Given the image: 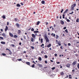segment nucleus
I'll use <instances>...</instances> for the list:
<instances>
[{
	"mask_svg": "<svg viewBox=\"0 0 79 79\" xmlns=\"http://www.w3.org/2000/svg\"><path fill=\"white\" fill-rule=\"evenodd\" d=\"M38 65L40 67H42V65L40 64H38Z\"/></svg>",
	"mask_w": 79,
	"mask_h": 79,
	"instance_id": "25",
	"label": "nucleus"
},
{
	"mask_svg": "<svg viewBox=\"0 0 79 79\" xmlns=\"http://www.w3.org/2000/svg\"><path fill=\"white\" fill-rule=\"evenodd\" d=\"M42 46H44V44H42V45H41L40 46L42 47Z\"/></svg>",
	"mask_w": 79,
	"mask_h": 79,
	"instance_id": "50",
	"label": "nucleus"
},
{
	"mask_svg": "<svg viewBox=\"0 0 79 79\" xmlns=\"http://www.w3.org/2000/svg\"><path fill=\"white\" fill-rule=\"evenodd\" d=\"M48 56H47V55H45L44 56V58H47Z\"/></svg>",
	"mask_w": 79,
	"mask_h": 79,
	"instance_id": "40",
	"label": "nucleus"
},
{
	"mask_svg": "<svg viewBox=\"0 0 79 79\" xmlns=\"http://www.w3.org/2000/svg\"><path fill=\"white\" fill-rule=\"evenodd\" d=\"M30 27V28L29 29H28V31H30V30H31V27Z\"/></svg>",
	"mask_w": 79,
	"mask_h": 79,
	"instance_id": "49",
	"label": "nucleus"
},
{
	"mask_svg": "<svg viewBox=\"0 0 79 79\" xmlns=\"http://www.w3.org/2000/svg\"><path fill=\"white\" fill-rule=\"evenodd\" d=\"M65 31L66 32V33H68V30L66 29V30H65Z\"/></svg>",
	"mask_w": 79,
	"mask_h": 79,
	"instance_id": "36",
	"label": "nucleus"
},
{
	"mask_svg": "<svg viewBox=\"0 0 79 79\" xmlns=\"http://www.w3.org/2000/svg\"><path fill=\"white\" fill-rule=\"evenodd\" d=\"M39 24H40V22L38 21L36 23V25H39Z\"/></svg>",
	"mask_w": 79,
	"mask_h": 79,
	"instance_id": "30",
	"label": "nucleus"
},
{
	"mask_svg": "<svg viewBox=\"0 0 79 79\" xmlns=\"http://www.w3.org/2000/svg\"><path fill=\"white\" fill-rule=\"evenodd\" d=\"M69 79H72V77H71V75H69Z\"/></svg>",
	"mask_w": 79,
	"mask_h": 79,
	"instance_id": "26",
	"label": "nucleus"
},
{
	"mask_svg": "<svg viewBox=\"0 0 79 79\" xmlns=\"http://www.w3.org/2000/svg\"><path fill=\"white\" fill-rule=\"evenodd\" d=\"M68 45L69 46H70L71 45V44H70V43H69V44H68Z\"/></svg>",
	"mask_w": 79,
	"mask_h": 79,
	"instance_id": "58",
	"label": "nucleus"
},
{
	"mask_svg": "<svg viewBox=\"0 0 79 79\" xmlns=\"http://www.w3.org/2000/svg\"><path fill=\"white\" fill-rule=\"evenodd\" d=\"M35 65V64H33V65L31 66V67L32 68H34V65Z\"/></svg>",
	"mask_w": 79,
	"mask_h": 79,
	"instance_id": "46",
	"label": "nucleus"
},
{
	"mask_svg": "<svg viewBox=\"0 0 79 79\" xmlns=\"http://www.w3.org/2000/svg\"><path fill=\"white\" fill-rule=\"evenodd\" d=\"M56 63L57 64H60V62H56Z\"/></svg>",
	"mask_w": 79,
	"mask_h": 79,
	"instance_id": "52",
	"label": "nucleus"
},
{
	"mask_svg": "<svg viewBox=\"0 0 79 79\" xmlns=\"http://www.w3.org/2000/svg\"><path fill=\"white\" fill-rule=\"evenodd\" d=\"M63 47V46H60V49H61V50H63V47Z\"/></svg>",
	"mask_w": 79,
	"mask_h": 79,
	"instance_id": "48",
	"label": "nucleus"
},
{
	"mask_svg": "<svg viewBox=\"0 0 79 79\" xmlns=\"http://www.w3.org/2000/svg\"><path fill=\"white\" fill-rule=\"evenodd\" d=\"M2 55H3V56H6V54H5V53H3L2 54Z\"/></svg>",
	"mask_w": 79,
	"mask_h": 79,
	"instance_id": "41",
	"label": "nucleus"
},
{
	"mask_svg": "<svg viewBox=\"0 0 79 79\" xmlns=\"http://www.w3.org/2000/svg\"><path fill=\"white\" fill-rule=\"evenodd\" d=\"M17 6H18V7H20L21 6V5L19 4H17L16 5Z\"/></svg>",
	"mask_w": 79,
	"mask_h": 79,
	"instance_id": "16",
	"label": "nucleus"
},
{
	"mask_svg": "<svg viewBox=\"0 0 79 79\" xmlns=\"http://www.w3.org/2000/svg\"><path fill=\"white\" fill-rule=\"evenodd\" d=\"M70 65H71L70 64L68 63L66 65V66H67V68H69L70 67Z\"/></svg>",
	"mask_w": 79,
	"mask_h": 79,
	"instance_id": "6",
	"label": "nucleus"
},
{
	"mask_svg": "<svg viewBox=\"0 0 79 79\" xmlns=\"http://www.w3.org/2000/svg\"><path fill=\"white\" fill-rule=\"evenodd\" d=\"M77 67L78 69H79V64H77Z\"/></svg>",
	"mask_w": 79,
	"mask_h": 79,
	"instance_id": "42",
	"label": "nucleus"
},
{
	"mask_svg": "<svg viewBox=\"0 0 79 79\" xmlns=\"http://www.w3.org/2000/svg\"><path fill=\"white\" fill-rule=\"evenodd\" d=\"M41 53L43 54L44 53V51H42L41 52Z\"/></svg>",
	"mask_w": 79,
	"mask_h": 79,
	"instance_id": "54",
	"label": "nucleus"
},
{
	"mask_svg": "<svg viewBox=\"0 0 79 79\" xmlns=\"http://www.w3.org/2000/svg\"><path fill=\"white\" fill-rule=\"evenodd\" d=\"M47 47H51V44H48L47 46Z\"/></svg>",
	"mask_w": 79,
	"mask_h": 79,
	"instance_id": "20",
	"label": "nucleus"
},
{
	"mask_svg": "<svg viewBox=\"0 0 79 79\" xmlns=\"http://www.w3.org/2000/svg\"><path fill=\"white\" fill-rule=\"evenodd\" d=\"M40 42H41V43H42V42H43V39L42 38H41V39Z\"/></svg>",
	"mask_w": 79,
	"mask_h": 79,
	"instance_id": "33",
	"label": "nucleus"
},
{
	"mask_svg": "<svg viewBox=\"0 0 79 79\" xmlns=\"http://www.w3.org/2000/svg\"><path fill=\"white\" fill-rule=\"evenodd\" d=\"M45 63H46V64H47V61L45 60Z\"/></svg>",
	"mask_w": 79,
	"mask_h": 79,
	"instance_id": "60",
	"label": "nucleus"
},
{
	"mask_svg": "<svg viewBox=\"0 0 79 79\" xmlns=\"http://www.w3.org/2000/svg\"><path fill=\"white\" fill-rule=\"evenodd\" d=\"M8 27L7 26H6V28L5 29V31L6 32L7 30H8Z\"/></svg>",
	"mask_w": 79,
	"mask_h": 79,
	"instance_id": "13",
	"label": "nucleus"
},
{
	"mask_svg": "<svg viewBox=\"0 0 79 79\" xmlns=\"http://www.w3.org/2000/svg\"><path fill=\"white\" fill-rule=\"evenodd\" d=\"M60 74L61 76H63L64 75V73L63 72H61L60 73Z\"/></svg>",
	"mask_w": 79,
	"mask_h": 79,
	"instance_id": "19",
	"label": "nucleus"
},
{
	"mask_svg": "<svg viewBox=\"0 0 79 79\" xmlns=\"http://www.w3.org/2000/svg\"><path fill=\"white\" fill-rule=\"evenodd\" d=\"M76 56L77 57L78 56V54H75Z\"/></svg>",
	"mask_w": 79,
	"mask_h": 79,
	"instance_id": "47",
	"label": "nucleus"
},
{
	"mask_svg": "<svg viewBox=\"0 0 79 79\" xmlns=\"http://www.w3.org/2000/svg\"><path fill=\"white\" fill-rule=\"evenodd\" d=\"M11 46H12V47H15V45L14 44H11Z\"/></svg>",
	"mask_w": 79,
	"mask_h": 79,
	"instance_id": "43",
	"label": "nucleus"
},
{
	"mask_svg": "<svg viewBox=\"0 0 79 79\" xmlns=\"http://www.w3.org/2000/svg\"><path fill=\"white\" fill-rule=\"evenodd\" d=\"M34 33H38L39 32V31H34Z\"/></svg>",
	"mask_w": 79,
	"mask_h": 79,
	"instance_id": "23",
	"label": "nucleus"
},
{
	"mask_svg": "<svg viewBox=\"0 0 79 79\" xmlns=\"http://www.w3.org/2000/svg\"><path fill=\"white\" fill-rule=\"evenodd\" d=\"M26 64L27 65H30V62H27L26 63Z\"/></svg>",
	"mask_w": 79,
	"mask_h": 79,
	"instance_id": "18",
	"label": "nucleus"
},
{
	"mask_svg": "<svg viewBox=\"0 0 79 79\" xmlns=\"http://www.w3.org/2000/svg\"><path fill=\"white\" fill-rule=\"evenodd\" d=\"M44 37L46 40V43H47V42H49V40L48 39V37H47V35H45L44 36Z\"/></svg>",
	"mask_w": 79,
	"mask_h": 79,
	"instance_id": "2",
	"label": "nucleus"
},
{
	"mask_svg": "<svg viewBox=\"0 0 79 79\" xmlns=\"http://www.w3.org/2000/svg\"><path fill=\"white\" fill-rule=\"evenodd\" d=\"M2 18H3V19H5L6 18V17H5V15H3Z\"/></svg>",
	"mask_w": 79,
	"mask_h": 79,
	"instance_id": "29",
	"label": "nucleus"
},
{
	"mask_svg": "<svg viewBox=\"0 0 79 79\" xmlns=\"http://www.w3.org/2000/svg\"><path fill=\"white\" fill-rule=\"evenodd\" d=\"M16 26V27H18V28H19V23H16L15 24Z\"/></svg>",
	"mask_w": 79,
	"mask_h": 79,
	"instance_id": "5",
	"label": "nucleus"
},
{
	"mask_svg": "<svg viewBox=\"0 0 79 79\" xmlns=\"http://www.w3.org/2000/svg\"><path fill=\"white\" fill-rule=\"evenodd\" d=\"M31 31H34V29L33 28H32L31 29Z\"/></svg>",
	"mask_w": 79,
	"mask_h": 79,
	"instance_id": "44",
	"label": "nucleus"
},
{
	"mask_svg": "<svg viewBox=\"0 0 79 79\" xmlns=\"http://www.w3.org/2000/svg\"><path fill=\"white\" fill-rule=\"evenodd\" d=\"M0 39H1L2 40H3L4 39L3 37H0Z\"/></svg>",
	"mask_w": 79,
	"mask_h": 79,
	"instance_id": "38",
	"label": "nucleus"
},
{
	"mask_svg": "<svg viewBox=\"0 0 79 79\" xmlns=\"http://www.w3.org/2000/svg\"><path fill=\"white\" fill-rule=\"evenodd\" d=\"M79 18L77 19L76 20V23H79Z\"/></svg>",
	"mask_w": 79,
	"mask_h": 79,
	"instance_id": "22",
	"label": "nucleus"
},
{
	"mask_svg": "<svg viewBox=\"0 0 79 79\" xmlns=\"http://www.w3.org/2000/svg\"><path fill=\"white\" fill-rule=\"evenodd\" d=\"M41 39V37H40L39 38V40L40 41V39Z\"/></svg>",
	"mask_w": 79,
	"mask_h": 79,
	"instance_id": "61",
	"label": "nucleus"
},
{
	"mask_svg": "<svg viewBox=\"0 0 79 79\" xmlns=\"http://www.w3.org/2000/svg\"><path fill=\"white\" fill-rule=\"evenodd\" d=\"M2 36H3V37H6V35L4 33L2 34Z\"/></svg>",
	"mask_w": 79,
	"mask_h": 79,
	"instance_id": "9",
	"label": "nucleus"
},
{
	"mask_svg": "<svg viewBox=\"0 0 79 79\" xmlns=\"http://www.w3.org/2000/svg\"><path fill=\"white\" fill-rule=\"evenodd\" d=\"M17 60L19 61H22V60L21 59H17Z\"/></svg>",
	"mask_w": 79,
	"mask_h": 79,
	"instance_id": "32",
	"label": "nucleus"
},
{
	"mask_svg": "<svg viewBox=\"0 0 79 79\" xmlns=\"http://www.w3.org/2000/svg\"><path fill=\"white\" fill-rule=\"evenodd\" d=\"M18 34H21V30H18Z\"/></svg>",
	"mask_w": 79,
	"mask_h": 79,
	"instance_id": "11",
	"label": "nucleus"
},
{
	"mask_svg": "<svg viewBox=\"0 0 79 79\" xmlns=\"http://www.w3.org/2000/svg\"><path fill=\"white\" fill-rule=\"evenodd\" d=\"M41 3L42 4H44L45 3V1H42L41 2Z\"/></svg>",
	"mask_w": 79,
	"mask_h": 79,
	"instance_id": "28",
	"label": "nucleus"
},
{
	"mask_svg": "<svg viewBox=\"0 0 79 79\" xmlns=\"http://www.w3.org/2000/svg\"><path fill=\"white\" fill-rule=\"evenodd\" d=\"M23 53H26V52L25 51H23Z\"/></svg>",
	"mask_w": 79,
	"mask_h": 79,
	"instance_id": "62",
	"label": "nucleus"
},
{
	"mask_svg": "<svg viewBox=\"0 0 79 79\" xmlns=\"http://www.w3.org/2000/svg\"><path fill=\"white\" fill-rule=\"evenodd\" d=\"M31 48H32V49H34V47L33 46H31Z\"/></svg>",
	"mask_w": 79,
	"mask_h": 79,
	"instance_id": "34",
	"label": "nucleus"
},
{
	"mask_svg": "<svg viewBox=\"0 0 79 79\" xmlns=\"http://www.w3.org/2000/svg\"><path fill=\"white\" fill-rule=\"evenodd\" d=\"M55 69V67H53L52 68V70H54V69Z\"/></svg>",
	"mask_w": 79,
	"mask_h": 79,
	"instance_id": "45",
	"label": "nucleus"
},
{
	"mask_svg": "<svg viewBox=\"0 0 79 79\" xmlns=\"http://www.w3.org/2000/svg\"><path fill=\"white\" fill-rule=\"evenodd\" d=\"M56 42L57 44H58L59 46H61V44H60V41L59 42L58 41V40H56Z\"/></svg>",
	"mask_w": 79,
	"mask_h": 79,
	"instance_id": "3",
	"label": "nucleus"
},
{
	"mask_svg": "<svg viewBox=\"0 0 79 79\" xmlns=\"http://www.w3.org/2000/svg\"><path fill=\"white\" fill-rule=\"evenodd\" d=\"M7 26H8V25H9V22H7Z\"/></svg>",
	"mask_w": 79,
	"mask_h": 79,
	"instance_id": "57",
	"label": "nucleus"
},
{
	"mask_svg": "<svg viewBox=\"0 0 79 79\" xmlns=\"http://www.w3.org/2000/svg\"><path fill=\"white\" fill-rule=\"evenodd\" d=\"M9 35L10 36V37H13V34L11 33H9Z\"/></svg>",
	"mask_w": 79,
	"mask_h": 79,
	"instance_id": "7",
	"label": "nucleus"
},
{
	"mask_svg": "<svg viewBox=\"0 0 79 79\" xmlns=\"http://www.w3.org/2000/svg\"><path fill=\"white\" fill-rule=\"evenodd\" d=\"M60 23L62 24V25H63L64 24V21H63V20H61L60 21Z\"/></svg>",
	"mask_w": 79,
	"mask_h": 79,
	"instance_id": "8",
	"label": "nucleus"
},
{
	"mask_svg": "<svg viewBox=\"0 0 79 79\" xmlns=\"http://www.w3.org/2000/svg\"><path fill=\"white\" fill-rule=\"evenodd\" d=\"M50 61H51V62H52V63H53V60H50Z\"/></svg>",
	"mask_w": 79,
	"mask_h": 79,
	"instance_id": "59",
	"label": "nucleus"
},
{
	"mask_svg": "<svg viewBox=\"0 0 79 79\" xmlns=\"http://www.w3.org/2000/svg\"><path fill=\"white\" fill-rule=\"evenodd\" d=\"M14 19H15V21L16 22L18 20V19L15 18Z\"/></svg>",
	"mask_w": 79,
	"mask_h": 79,
	"instance_id": "35",
	"label": "nucleus"
},
{
	"mask_svg": "<svg viewBox=\"0 0 79 79\" xmlns=\"http://www.w3.org/2000/svg\"><path fill=\"white\" fill-rule=\"evenodd\" d=\"M9 55H11L12 54V52H11V50H10V51H9Z\"/></svg>",
	"mask_w": 79,
	"mask_h": 79,
	"instance_id": "27",
	"label": "nucleus"
},
{
	"mask_svg": "<svg viewBox=\"0 0 79 79\" xmlns=\"http://www.w3.org/2000/svg\"><path fill=\"white\" fill-rule=\"evenodd\" d=\"M74 71H75V69H74L72 70V72H74Z\"/></svg>",
	"mask_w": 79,
	"mask_h": 79,
	"instance_id": "63",
	"label": "nucleus"
},
{
	"mask_svg": "<svg viewBox=\"0 0 79 79\" xmlns=\"http://www.w3.org/2000/svg\"><path fill=\"white\" fill-rule=\"evenodd\" d=\"M38 60H39V61H42V58H41V57H39L38 58Z\"/></svg>",
	"mask_w": 79,
	"mask_h": 79,
	"instance_id": "21",
	"label": "nucleus"
},
{
	"mask_svg": "<svg viewBox=\"0 0 79 79\" xmlns=\"http://www.w3.org/2000/svg\"><path fill=\"white\" fill-rule=\"evenodd\" d=\"M6 50H8V51H10V50L8 49V48H7L6 49Z\"/></svg>",
	"mask_w": 79,
	"mask_h": 79,
	"instance_id": "53",
	"label": "nucleus"
},
{
	"mask_svg": "<svg viewBox=\"0 0 79 79\" xmlns=\"http://www.w3.org/2000/svg\"><path fill=\"white\" fill-rule=\"evenodd\" d=\"M67 22H70V20H69V19H67L66 20Z\"/></svg>",
	"mask_w": 79,
	"mask_h": 79,
	"instance_id": "39",
	"label": "nucleus"
},
{
	"mask_svg": "<svg viewBox=\"0 0 79 79\" xmlns=\"http://www.w3.org/2000/svg\"><path fill=\"white\" fill-rule=\"evenodd\" d=\"M76 6V4H74L73 5L71 6V9H70V11H73L74 10V6Z\"/></svg>",
	"mask_w": 79,
	"mask_h": 79,
	"instance_id": "1",
	"label": "nucleus"
},
{
	"mask_svg": "<svg viewBox=\"0 0 79 79\" xmlns=\"http://www.w3.org/2000/svg\"><path fill=\"white\" fill-rule=\"evenodd\" d=\"M51 35L52 36V37H55V34H54L53 33L51 34Z\"/></svg>",
	"mask_w": 79,
	"mask_h": 79,
	"instance_id": "17",
	"label": "nucleus"
},
{
	"mask_svg": "<svg viewBox=\"0 0 79 79\" xmlns=\"http://www.w3.org/2000/svg\"><path fill=\"white\" fill-rule=\"evenodd\" d=\"M69 76L68 75H67L66 77L65 78H68Z\"/></svg>",
	"mask_w": 79,
	"mask_h": 79,
	"instance_id": "56",
	"label": "nucleus"
},
{
	"mask_svg": "<svg viewBox=\"0 0 79 79\" xmlns=\"http://www.w3.org/2000/svg\"><path fill=\"white\" fill-rule=\"evenodd\" d=\"M1 43L2 44H3V45H5V44H6L5 42H4V41H1Z\"/></svg>",
	"mask_w": 79,
	"mask_h": 79,
	"instance_id": "14",
	"label": "nucleus"
},
{
	"mask_svg": "<svg viewBox=\"0 0 79 79\" xmlns=\"http://www.w3.org/2000/svg\"><path fill=\"white\" fill-rule=\"evenodd\" d=\"M14 38H17V37H18V36H17V35H14Z\"/></svg>",
	"mask_w": 79,
	"mask_h": 79,
	"instance_id": "24",
	"label": "nucleus"
},
{
	"mask_svg": "<svg viewBox=\"0 0 79 79\" xmlns=\"http://www.w3.org/2000/svg\"><path fill=\"white\" fill-rule=\"evenodd\" d=\"M54 55L55 56H57V54L56 53L54 54Z\"/></svg>",
	"mask_w": 79,
	"mask_h": 79,
	"instance_id": "55",
	"label": "nucleus"
},
{
	"mask_svg": "<svg viewBox=\"0 0 79 79\" xmlns=\"http://www.w3.org/2000/svg\"><path fill=\"white\" fill-rule=\"evenodd\" d=\"M31 36H32V37L33 38H35V35H34V34H32Z\"/></svg>",
	"mask_w": 79,
	"mask_h": 79,
	"instance_id": "12",
	"label": "nucleus"
},
{
	"mask_svg": "<svg viewBox=\"0 0 79 79\" xmlns=\"http://www.w3.org/2000/svg\"><path fill=\"white\" fill-rule=\"evenodd\" d=\"M58 37H59L58 36V35H56V39H58Z\"/></svg>",
	"mask_w": 79,
	"mask_h": 79,
	"instance_id": "31",
	"label": "nucleus"
},
{
	"mask_svg": "<svg viewBox=\"0 0 79 79\" xmlns=\"http://www.w3.org/2000/svg\"><path fill=\"white\" fill-rule=\"evenodd\" d=\"M66 29V27H64V29Z\"/></svg>",
	"mask_w": 79,
	"mask_h": 79,
	"instance_id": "64",
	"label": "nucleus"
},
{
	"mask_svg": "<svg viewBox=\"0 0 79 79\" xmlns=\"http://www.w3.org/2000/svg\"><path fill=\"white\" fill-rule=\"evenodd\" d=\"M34 39L33 38H31V41L32 42H34Z\"/></svg>",
	"mask_w": 79,
	"mask_h": 79,
	"instance_id": "15",
	"label": "nucleus"
},
{
	"mask_svg": "<svg viewBox=\"0 0 79 79\" xmlns=\"http://www.w3.org/2000/svg\"><path fill=\"white\" fill-rule=\"evenodd\" d=\"M76 64H77V61H75L72 63V64L73 66H75Z\"/></svg>",
	"mask_w": 79,
	"mask_h": 79,
	"instance_id": "4",
	"label": "nucleus"
},
{
	"mask_svg": "<svg viewBox=\"0 0 79 79\" xmlns=\"http://www.w3.org/2000/svg\"><path fill=\"white\" fill-rule=\"evenodd\" d=\"M64 10L63 9H62L61 11H60L61 13H63V11Z\"/></svg>",
	"mask_w": 79,
	"mask_h": 79,
	"instance_id": "51",
	"label": "nucleus"
},
{
	"mask_svg": "<svg viewBox=\"0 0 79 79\" xmlns=\"http://www.w3.org/2000/svg\"><path fill=\"white\" fill-rule=\"evenodd\" d=\"M62 16H63V17H62L63 18V19H64V16H65V15H64V14H63V15H62Z\"/></svg>",
	"mask_w": 79,
	"mask_h": 79,
	"instance_id": "37",
	"label": "nucleus"
},
{
	"mask_svg": "<svg viewBox=\"0 0 79 79\" xmlns=\"http://www.w3.org/2000/svg\"><path fill=\"white\" fill-rule=\"evenodd\" d=\"M68 11V9H66L65 11L64 12V14H65V13H66Z\"/></svg>",
	"mask_w": 79,
	"mask_h": 79,
	"instance_id": "10",
	"label": "nucleus"
}]
</instances>
